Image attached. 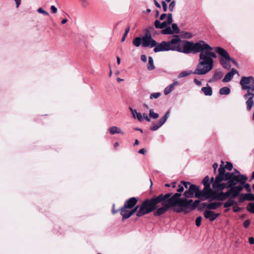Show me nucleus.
<instances>
[{
    "mask_svg": "<svg viewBox=\"0 0 254 254\" xmlns=\"http://www.w3.org/2000/svg\"><path fill=\"white\" fill-rule=\"evenodd\" d=\"M142 40L143 47H154L153 51L155 53L171 51L190 54L200 52L199 63L194 73L204 74L212 68V61L210 56L214 57L215 55L209 51L212 49L211 47L203 41L194 43L187 40H182L179 35H174L169 41H163L158 43L149 33L142 38Z\"/></svg>",
    "mask_w": 254,
    "mask_h": 254,
    "instance_id": "obj_1",
    "label": "nucleus"
},
{
    "mask_svg": "<svg viewBox=\"0 0 254 254\" xmlns=\"http://www.w3.org/2000/svg\"><path fill=\"white\" fill-rule=\"evenodd\" d=\"M181 196V194L178 192L174 194L171 192L165 194L162 193L158 195L157 200L158 202L166 199L173 207V211L177 213L184 212L185 213L195 209L200 202L199 200L193 202L192 199L180 198Z\"/></svg>",
    "mask_w": 254,
    "mask_h": 254,
    "instance_id": "obj_2",
    "label": "nucleus"
},
{
    "mask_svg": "<svg viewBox=\"0 0 254 254\" xmlns=\"http://www.w3.org/2000/svg\"><path fill=\"white\" fill-rule=\"evenodd\" d=\"M240 83L242 89L247 90V93L244 95V98L247 99L246 102L247 109L250 111L253 106L254 98V77L252 76L242 77Z\"/></svg>",
    "mask_w": 254,
    "mask_h": 254,
    "instance_id": "obj_3",
    "label": "nucleus"
},
{
    "mask_svg": "<svg viewBox=\"0 0 254 254\" xmlns=\"http://www.w3.org/2000/svg\"><path fill=\"white\" fill-rule=\"evenodd\" d=\"M158 196L152 197L151 199H148L149 203L152 202L153 211L156 209L154 212V215L155 216H159L165 214L169 209L173 207L166 199H162V200L157 201Z\"/></svg>",
    "mask_w": 254,
    "mask_h": 254,
    "instance_id": "obj_4",
    "label": "nucleus"
},
{
    "mask_svg": "<svg viewBox=\"0 0 254 254\" xmlns=\"http://www.w3.org/2000/svg\"><path fill=\"white\" fill-rule=\"evenodd\" d=\"M148 199L144 200L140 205L135 206L133 209L130 210L129 215L132 216L135 212L137 217H141L153 211L152 202L149 203Z\"/></svg>",
    "mask_w": 254,
    "mask_h": 254,
    "instance_id": "obj_5",
    "label": "nucleus"
},
{
    "mask_svg": "<svg viewBox=\"0 0 254 254\" xmlns=\"http://www.w3.org/2000/svg\"><path fill=\"white\" fill-rule=\"evenodd\" d=\"M225 180L227 181V184L231 188L237 187L236 186L239 184L238 186H241L243 189V185L244 182L248 180V177L245 175H240V176H236L234 172H227L225 175Z\"/></svg>",
    "mask_w": 254,
    "mask_h": 254,
    "instance_id": "obj_6",
    "label": "nucleus"
},
{
    "mask_svg": "<svg viewBox=\"0 0 254 254\" xmlns=\"http://www.w3.org/2000/svg\"><path fill=\"white\" fill-rule=\"evenodd\" d=\"M215 51L222 58H219V61L222 66L226 69H229L231 67L230 61L231 58L228 53L224 49L217 47L215 48Z\"/></svg>",
    "mask_w": 254,
    "mask_h": 254,
    "instance_id": "obj_7",
    "label": "nucleus"
},
{
    "mask_svg": "<svg viewBox=\"0 0 254 254\" xmlns=\"http://www.w3.org/2000/svg\"><path fill=\"white\" fill-rule=\"evenodd\" d=\"M242 190V188L241 186H237V187L231 188L225 192H220L218 194L217 199L219 200H224L229 197L236 198L240 195Z\"/></svg>",
    "mask_w": 254,
    "mask_h": 254,
    "instance_id": "obj_8",
    "label": "nucleus"
},
{
    "mask_svg": "<svg viewBox=\"0 0 254 254\" xmlns=\"http://www.w3.org/2000/svg\"><path fill=\"white\" fill-rule=\"evenodd\" d=\"M211 49H211V50H210V51H209L210 53H213V54L215 55H214V57H212V56H210V57H211L212 61V68H211V69H210V70L208 71L207 72H206V73H204V74H202L201 75H204V74H205L207 73H208V72H209L210 71H211V70L213 69V66H214V65H213V63H214L213 59H214V58H215L216 57V54H215V53L214 52H212V51L213 50V48H212V47H211ZM198 53H200L199 55H200L201 52H199ZM199 61H198V64H197V65H196V69H195V70H194L193 72H192V71H191V72H188V71H182V72H181L179 74V75H178V77H179V78H182V77H185V76H188V75H190V73H193L195 74L194 72H195V71L196 70V69H197V66H198V65L199 63V61H200V56H199ZM195 74L199 75V74H197V73H195Z\"/></svg>",
    "mask_w": 254,
    "mask_h": 254,
    "instance_id": "obj_9",
    "label": "nucleus"
},
{
    "mask_svg": "<svg viewBox=\"0 0 254 254\" xmlns=\"http://www.w3.org/2000/svg\"><path fill=\"white\" fill-rule=\"evenodd\" d=\"M212 193V190L210 188V187L204 186V188L202 190H199V188L198 189L197 193H196L195 197L201 198L205 197V198L207 199L210 196Z\"/></svg>",
    "mask_w": 254,
    "mask_h": 254,
    "instance_id": "obj_10",
    "label": "nucleus"
},
{
    "mask_svg": "<svg viewBox=\"0 0 254 254\" xmlns=\"http://www.w3.org/2000/svg\"><path fill=\"white\" fill-rule=\"evenodd\" d=\"M199 187L195 185H191L189 187V190H186L184 193V195L187 198H192L194 196H195L196 193H197Z\"/></svg>",
    "mask_w": 254,
    "mask_h": 254,
    "instance_id": "obj_11",
    "label": "nucleus"
},
{
    "mask_svg": "<svg viewBox=\"0 0 254 254\" xmlns=\"http://www.w3.org/2000/svg\"><path fill=\"white\" fill-rule=\"evenodd\" d=\"M137 203V199L133 197L127 199L124 203L123 207L128 209L133 208Z\"/></svg>",
    "mask_w": 254,
    "mask_h": 254,
    "instance_id": "obj_12",
    "label": "nucleus"
},
{
    "mask_svg": "<svg viewBox=\"0 0 254 254\" xmlns=\"http://www.w3.org/2000/svg\"><path fill=\"white\" fill-rule=\"evenodd\" d=\"M203 215L205 218L209 219L210 221H213L217 218L219 213H215L211 210H206L204 211Z\"/></svg>",
    "mask_w": 254,
    "mask_h": 254,
    "instance_id": "obj_13",
    "label": "nucleus"
},
{
    "mask_svg": "<svg viewBox=\"0 0 254 254\" xmlns=\"http://www.w3.org/2000/svg\"><path fill=\"white\" fill-rule=\"evenodd\" d=\"M223 72L221 70L217 69L215 71L212 77L209 80V82L212 83L220 80L223 77Z\"/></svg>",
    "mask_w": 254,
    "mask_h": 254,
    "instance_id": "obj_14",
    "label": "nucleus"
},
{
    "mask_svg": "<svg viewBox=\"0 0 254 254\" xmlns=\"http://www.w3.org/2000/svg\"><path fill=\"white\" fill-rule=\"evenodd\" d=\"M236 73H238V71L235 68H232L231 70L224 76L223 81L225 82H229Z\"/></svg>",
    "mask_w": 254,
    "mask_h": 254,
    "instance_id": "obj_15",
    "label": "nucleus"
},
{
    "mask_svg": "<svg viewBox=\"0 0 254 254\" xmlns=\"http://www.w3.org/2000/svg\"><path fill=\"white\" fill-rule=\"evenodd\" d=\"M203 205L208 209H215L222 205L221 202H213L209 203H203Z\"/></svg>",
    "mask_w": 254,
    "mask_h": 254,
    "instance_id": "obj_16",
    "label": "nucleus"
},
{
    "mask_svg": "<svg viewBox=\"0 0 254 254\" xmlns=\"http://www.w3.org/2000/svg\"><path fill=\"white\" fill-rule=\"evenodd\" d=\"M127 209L128 208H125V207H123L120 209V214L122 216L123 220L127 219L131 216V215H129L130 210H127Z\"/></svg>",
    "mask_w": 254,
    "mask_h": 254,
    "instance_id": "obj_17",
    "label": "nucleus"
},
{
    "mask_svg": "<svg viewBox=\"0 0 254 254\" xmlns=\"http://www.w3.org/2000/svg\"><path fill=\"white\" fill-rule=\"evenodd\" d=\"M229 185L227 184V182L223 183H219L216 185H213L212 188L214 189H217L219 190H222L225 188L230 189L231 187H229Z\"/></svg>",
    "mask_w": 254,
    "mask_h": 254,
    "instance_id": "obj_18",
    "label": "nucleus"
},
{
    "mask_svg": "<svg viewBox=\"0 0 254 254\" xmlns=\"http://www.w3.org/2000/svg\"><path fill=\"white\" fill-rule=\"evenodd\" d=\"M178 84V82L177 81H175L169 86H167L164 90V94L165 95H168L169 94L172 90H174L175 86Z\"/></svg>",
    "mask_w": 254,
    "mask_h": 254,
    "instance_id": "obj_19",
    "label": "nucleus"
},
{
    "mask_svg": "<svg viewBox=\"0 0 254 254\" xmlns=\"http://www.w3.org/2000/svg\"><path fill=\"white\" fill-rule=\"evenodd\" d=\"M109 131L111 134H114L116 133H121L124 134V132L121 130V129L116 126H112L109 128Z\"/></svg>",
    "mask_w": 254,
    "mask_h": 254,
    "instance_id": "obj_20",
    "label": "nucleus"
},
{
    "mask_svg": "<svg viewBox=\"0 0 254 254\" xmlns=\"http://www.w3.org/2000/svg\"><path fill=\"white\" fill-rule=\"evenodd\" d=\"M201 91L205 96H211L212 94V88L208 85L206 87H203Z\"/></svg>",
    "mask_w": 254,
    "mask_h": 254,
    "instance_id": "obj_21",
    "label": "nucleus"
},
{
    "mask_svg": "<svg viewBox=\"0 0 254 254\" xmlns=\"http://www.w3.org/2000/svg\"><path fill=\"white\" fill-rule=\"evenodd\" d=\"M170 113V111H168L166 113L165 115L162 118L159 119L158 124L160 125V126H162L167 121L168 118L169 117Z\"/></svg>",
    "mask_w": 254,
    "mask_h": 254,
    "instance_id": "obj_22",
    "label": "nucleus"
},
{
    "mask_svg": "<svg viewBox=\"0 0 254 254\" xmlns=\"http://www.w3.org/2000/svg\"><path fill=\"white\" fill-rule=\"evenodd\" d=\"M222 181H227V180H225V177L224 176L218 174V175L216 176L215 177V179L214 182L213 183V185H216L217 184L220 183Z\"/></svg>",
    "mask_w": 254,
    "mask_h": 254,
    "instance_id": "obj_23",
    "label": "nucleus"
},
{
    "mask_svg": "<svg viewBox=\"0 0 254 254\" xmlns=\"http://www.w3.org/2000/svg\"><path fill=\"white\" fill-rule=\"evenodd\" d=\"M153 59L152 57L149 56L148 57V63L147 64V69L149 70H152L155 68V66L153 63Z\"/></svg>",
    "mask_w": 254,
    "mask_h": 254,
    "instance_id": "obj_24",
    "label": "nucleus"
},
{
    "mask_svg": "<svg viewBox=\"0 0 254 254\" xmlns=\"http://www.w3.org/2000/svg\"><path fill=\"white\" fill-rule=\"evenodd\" d=\"M231 90L228 87H223L219 90L220 95H228L230 93Z\"/></svg>",
    "mask_w": 254,
    "mask_h": 254,
    "instance_id": "obj_25",
    "label": "nucleus"
},
{
    "mask_svg": "<svg viewBox=\"0 0 254 254\" xmlns=\"http://www.w3.org/2000/svg\"><path fill=\"white\" fill-rule=\"evenodd\" d=\"M142 39L139 37H137L135 38L133 41V45L136 47H138L140 46V45L142 44Z\"/></svg>",
    "mask_w": 254,
    "mask_h": 254,
    "instance_id": "obj_26",
    "label": "nucleus"
},
{
    "mask_svg": "<svg viewBox=\"0 0 254 254\" xmlns=\"http://www.w3.org/2000/svg\"><path fill=\"white\" fill-rule=\"evenodd\" d=\"M161 33L165 35H171L174 34L172 28L170 26L166 27L164 29H163L161 31Z\"/></svg>",
    "mask_w": 254,
    "mask_h": 254,
    "instance_id": "obj_27",
    "label": "nucleus"
},
{
    "mask_svg": "<svg viewBox=\"0 0 254 254\" xmlns=\"http://www.w3.org/2000/svg\"><path fill=\"white\" fill-rule=\"evenodd\" d=\"M244 199L249 201H254V195L250 192L243 194Z\"/></svg>",
    "mask_w": 254,
    "mask_h": 254,
    "instance_id": "obj_28",
    "label": "nucleus"
},
{
    "mask_svg": "<svg viewBox=\"0 0 254 254\" xmlns=\"http://www.w3.org/2000/svg\"><path fill=\"white\" fill-rule=\"evenodd\" d=\"M172 30L174 34H176L175 35H178V34L180 32V29L176 23L172 24Z\"/></svg>",
    "mask_w": 254,
    "mask_h": 254,
    "instance_id": "obj_29",
    "label": "nucleus"
},
{
    "mask_svg": "<svg viewBox=\"0 0 254 254\" xmlns=\"http://www.w3.org/2000/svg\"><path fill=\"white\" fill-rule=\"evenodd\" d=\"M237 204V202L233 200H229L224 203V207L228 208Z\"/></svg>",
    "mask_w": 254,
    "mask_h": 254,
    "instance_id": "obj_30",
    "label": "nucleus"
},
{
    "mask_svg": "<svg viewBox=\"0 0 254 254\" xmlns=\"http://www.w3.org/2000/svg\"><path fill=\"white\" fill-rule=\"evenodd\" d=\"M149 116L150 118H152L153 119H156L159 117V114L154 112L153 109H150L149 110Z\"/></svg>",
    "mask_w": 254,
    "mask_h": 254,
    "instance_id": "obj_31",
    "label": "nucleus"
},
{
    "mask_svg": "<svg viewBox=\"0 0 254 254\" xmlns=\"http://www.w3.org/2000/svg\"><path fill=\"white\" fill-rule=\"evenodd\" d=\"M161 126L158 123H152L150 127V129L153 131L157 130Z\"/></svg>",
    "mask_w": 254,
    "mask_h": 254,
    "instance_id": "obj_32",
    "label": "nucleus"
},
{
    "mask_svg": "<svg viewBox=\"0 0 254 254\" xmlns=\"http://www.w3.org/2000/svg\"><path fill=\"white\" fill-rule=\"evenodd\" d=\"M202 184L204 186L210 187L209 178L208 176H205L202 180Z\"/></svg>",
    "mask_w": 254,
    "mask_h": 254,
    "instance_id": "obj_33",
    "label": "nucleus"
},
{
    "mask_svg": "<svg viewBox=\"0 0 254 254\" xmlns=\"http://www.w3.org/2000/svg\"><path fill=\"white\" fill-rule=\"evenodd\" d=\"M182 36L186 39H190L193 37L192 33L188 32H182Z\"/></svg>",
    "mask_w": 254,
    "mask_h": 254,
    "instance_id": "obj_34",
    "label": "nucleus"
},
{
    "mask_svg": "<svg viewBox=\"0 0 254 254\" xmlns=\"http://www.w3.org/2000/svg\"><path fill=\"white\" fill-rule=\"evenodd\" d=\"M218 174L224 176L225 177L226 173H225V168L222 165L220 166L219 168L218 169Z\"/></svg>",
    "mask_w": 254,
    "mask_h": 254,
    "instance_id": "obj_35",
    "label": "nucleus"
},
{
    "mask_svg": "<svg viewBox=\"0 0 254 254\" xmlns=\"http://www.w3.org/2000/svg\"><path fill=\"white\" fill-rule=\"evenodd\" d=\"M130 30V27L129 26H128L125 29V33L124 34V35L123 36L122 39H121V42H123L125 41L126 38V37L127 36V35L129 31Z\"/></svg>",
    "mask_w": 254,
    "mask_h": 254,
    "instance_id": "obj_36",
    "label": "nucleus"
},
{
    "mask_svg": "<svg viewBox=\"0 0 254 254\" xmlns=\"http://www.w3.org/2000/svg\"><path fill=\"white\" fill-rule=\"evenodd\" d=\"M160 96H161V93L160 92L153 93L150 94V98L151 99H157Z\"/></svg>",
    "mask_w": 254,
    "mask_h": 254,
    "instance_id": "obj_37",
    "label": "nucleus"
},
{
    "mask_svg": "<svg viewBox=\"0 0 254 254\" xmlns=\"http://www.w3.org/2000/svg\"><path fill=\"white\" fill-rule=\"evenodd\" d=\"M247 209L249 212L254 213V203H249Z\"/></svg>",
    "mask_w": 254,
    "mask_h": 254,
    "instance_id": "obj_38",
    "label": "nucleus"
},
{
    "mask_svg": "<svg viewBox=\"0 0 254 254\" xmlns=\"http://www.w3.org/2000/svg\"><path fill=\"white\" fill-rule=\"evenodd\" d=\"M167 23L170 25L173 22V18H172V14L171 13H168L167 15V18L166 20Z\"/></svg>",
    "mask_w": 254,
    "mask_h": 254,
    "instance_id": "obj_39",
    "label": "nucleus"
},
{
    "mask_svg": "<svg viewBox=\"0 0 254 254\" xmlns=\"http://www.w3.org/2000/svg\"><path fill=\"white\" fill-rule=\"evenodd\" d=\"M245 182H244V184L243 185V188H245L247 191L250 192L252 190L250 185L248 183H245Z\"/></svg>",
    "mask_w": 254,
    "mask_h": 254,
    "instance_id": "obj_40",
    "label": "nucleus"
},
{
    "mask_svg": "<svg viewBox=\"0 0 254 254\" xmlns=\"http://www.w3.org/2000/svg\"><path fill=\"white\" fill-rule=\"evenodd\" d=\"M181 184L184 185V188L186 189L187 190H188L189 186L192 185L190 182L185 181H181Z\"/></svg>",
    "mask_w": 254,
    "mask_h": 254,
    "instance_id": "obj_41",
    "label": "nucleus"
},
{
    "mask_svg": "<svg viewBox=\"0 0 254 254\" xmlns=\"http://www.w3.org/2000/svg\"><path fill=\"white\" fill-rule=\"evenodd\" d=\"M176 5V2L175 1H172L171 2L169 5V9L171 12L173 11Z\"/></svg>",
    "mask_w": 254,
    "mask_h": 254,
    "instance_id": "obj_42",
    "label": "nucleus"
},
{
    "mask_svg": "<svg viewBox=\"0 0 254 254\" xmlns=\"http://www.w3.org/2000/svg\"><path fill=\"white\" fill-rule=\"evenodd\" d=\"M224 167L228 170L231 171L233 168V164L231 163L228 162L225 165Z\"/></svg>",
    "mask_w": 254,
    "mask_h": 254,
    "instance_id": "obj_43",
    "label": "nucleus"
},
{
    "mask_svg": "<svg viewBox=\"0 0 254 254\" xmlns=\"http://www.w3.org/2000/svg\"><path fill=\"white\" fill-rule=\"evenodd\" d=\"M201 220H202L201 216H198L196 218L195 224L197 226H198V227L200 226V225H201Z\"/></svg>",
    "mask_w": 254,
    "mask_h": 254,
    "instance_id": "obj_44",
    "label": "nucleus"
},
{
    "mask_svg": "<svg viewBox=\"0 0 254 254\" xmlns=\"http://www.w3.org/2000/svg\"><path fill=\"white\" fill-rule=\"evenodd\" d=\"M37 11L40 13L43 14L44 15H49V13L44 10L42 7H40L38 9Z\"/></svg>",
    "mask_w": 254,
    "mask_h": 254,
    "instance_id": "obj_45",
    "label": "nucleus"
},
{
    "mask_svg": "<svg viewBox=\"0 0 254 254\" xmlns=\"http://www.w3.org/2000/svg\"><path fill=\"white\" fill-rule=\"evenodd\" d=\"M135 118H137L139 122H141L143 120L142 115L139 112L136 113Z\"/></svg>",
    "mask_w": 254,
    "mask_h": 254,
    "instance_id": "obj_46",
    "label": "nucleus"
},
{
    "mask_svg": "<svg viewBox=\"0 0 254 254\" xmlns=\"http://www.w3.org/2000/svg\"><path fill=\"white\" fill-rule=\"evenodd\" d=\"M161 23L159 20H156L154 22V26L157 29H161Z\"/></svg>",
    "mask_w": 254,
    "mask_h": 254,
    "instance_id": "obj_47",
    "label": "nucleus"
},
{
    "mask_svg": "<svg viewBox=\"0 0 254 254\" xmlns=\"http://www.w3.org/2000/svg\"><path fill=\"white\" fill-rule=\"evenodd\" d=\"M184 185L181 183V184L179 185L178 189H177V191L178 192H182L184 191Z\"/></svg>",
    "mask_w": 254,
    "mask_h": 254,
    "instance_id": "obj_48",
    "label": "nucleus"
},
{
    "mask_svg": "<svg viewBox=\"0 0 254 254\" xmlns=\"http://www.w3.org/2000/svg\"><path fill=\"white\" fill-rule=\"evenodd\" d=\"M250 225V221L249 220H245L243 223V226L245 228H247Z\"/></svg>",
    "mask_w": 254,
    "mask_h": 254,
    "instance_id": "obj_49",
    "label": "nucleus"
},
{
    "mask_svg": "<svg viewBox=\"0 0 254 254\" xmlns=\"http://www.w3.org/2000/svg\"><path fill=\"white\" fill-rule=\"evenodd\" d=\"M168 25H169V24L167 23V22L166 21H165L161 23V26H160L161 29H164L165 28L167 27Z\"/></svg>",
    "mask_w": 254,
    "mask_h": 254,
    "instance_id": "obj_50",
    "label": "nucleus"
},
{
    "mask_svg": "<svg viewBox=\"0 0 254 254\" xmlns=\"http://www.w3.org/2000/svg\"><path fill=\"white\" fill-rule=\"evenodd\" d=\"M162 5L164 11H165V12L167 11V5L165 1H162Z\"/></svg>",
    "mask_w": 254,
    "mask_h": 254,
    "instance_id": "obj_51",
    "label": "nucleus"
},
{
    "mask_svg": "<svg viewBox=\"0 0 254 254\" xmlns=\"http://www.w3.org/2000/svg\"><path fill=\"white\" fill-rule=\"evenodd\" d=\"M129 110L131 111L133 118H135L136 114V113H137V111L136 110H135V109H133L131 107H129Z\"/></svg>",
    "mask_w": 254,
    "mask_h": 254,
    "instance_id": "obj_52",
    "label": "nucleus"
},
{
    "mask_svg": "<svg viewBox=\"0 0 254 254\" xmlns=\"http://www.w3.org/2000/svg\"><path fill=\"white\" fill-rule=\"evenodd\" d=\"M51 12L53 13H56L57 12V8L54 5L51 6Z\"/></svg>",
    "mask_w": 254,
    "mask_h": 254,
    "instance_id": "obj_53",
    "label": "nucleus"
},
{
    "mask_svg": "<svg viewBox=\"0 0 254 254\" xmlns=\"http://www.w3.org/2000/svg\"><path fill=\"white\" fill-rule=\"evenodd\" d=\"M233 210L235 212H238L241 210V208L238 206H234L233 208Z\"/></svg>",
    "mask_w": 254,
    "mask_h": 254,
    "instance_id": "obj_54",
    "label": "nucleus"
},
{
    "mask_svg": "<svg viewBox=\"0 0 254 254\" xmlns=\"http://www.w3.org/2000/svg\"><path fill=\"white\" fill-rule=\"evenodd\" d=\"M142 117L147 122L150 121V118L148 117L146 113H143L142 115Z\"/></svg>",
    "mask_w": 254,
    "mask_h": 254,
    "instance_id": "obj_55",
    "label": "nucleus"
},
{
    "mask_svg": "<svg viewBox=\"0 0 254 254\" xmlns=\"http://www.w3.org/2000/svg\"><path fill=\"white\" fill-rule=\"evenodd\" d=\"M115 205L114 204L112 206V212L113 214H115V213H117L118 212L120 211V209L118 210L115 209Z\"/></svg>",
    "mask_w": 254,
    "mask_h": 254,
    "instance_id": "obj_56",
    "label": "nucleus"
},
{
    "mask_svg": "<svg viewBox=\"0 0 254 254\" xmlns=\"http://www.w3.org/2000/svg\"><path fill=\"white\" fill-rule=\"evenodd\" d=\"M140 58L142 62L144 63L147 62V57L145 55H142Z\"/></svg>",
    "mask_w": 254,
    "mask_h": 254,
    "instance_id": "obj_57",
    "label": "nucleus"
},
{
    "mask_svg": "<svg viewBox=\"0 0 254 254\" xmlns=\"http://www.w3.org/2000/svg\"><path fill=\"white\" fill-rule=\"evenodd\" d=\"M83 6L85 7L87 5L88 3L86 0H79Z\"/></svg>",
    "mask_w": 254,
    "mask_h": 254,
    "instance_id": "obj_58",
    "label": "nucleus"
},
{
    "mask_svg": "<svg viewBox=\"0 0 254 254\" xmlns=\"http://www.w3.org/2000/svg\"><path fill=\"white\" fill-rule=\"evenodd\" d=\"M193 81L198 86H201L202 84L201 82L200 81H199L197 79H194Z\"/></svg>",
    "mask_w": 254,
    "mask_h": 254,
    "instance_id": "obj_59",
    "label": "nucleus"
},
{
    "mask_svg": "<svg viewBox=\"0 0 254 254\" xmlns=\"http://www.w3.org/2000/svg\"><path fill=\"white\" fill-rule=\"evenodd\" d=\"M14 0L15 2L16 7L17 8H18L21 3V0Z\"/></svg>",
    "mask_w": 254,
    "mask_h": 254,
    "instance_id": "obj_60",
    "label": "nucleus"
},
{
    "mask_svg": "<svg viewBox=\"0 0 254 254\" xmlns=\"http://www.w3.org/2000/svg\"><path fill=\"white\" fill-rule=\"evenodd\" d=\"M249 242L251 244H254V237L249 238Z\"/></svg>",
    "mask_w": 254,
    "mask_h": 254,
    "instance_id": "obj_61",
    "label": "nucleus"
},
{
    "mask_svg": "<svg viewBox=\"0 0 254 254\" xmlns=\"http://www.w3.org/2000/svg\"><path fill=\"white\" fill-rule=\"evenodd\" d=\"M218 164L216 163H214L213 164V168L214 169V173H215L216 171V169L217 168H218Z\"/></svg>",
    "mask_w": 254,
    "mask_h": 254,
    "instance_id": "obj_62",
    "label": "nucleus"
},
{
    "mask_svg": "<svg viewBox=\"0 0 254 254\" xmlns=\"http://www.w3.org/2000/svg\"><path fill=\"white\" fill-rule=\"evenodd\" d=\"M138 153L141 154H144L146 153V150L145 149L142 148L139 150Z\"/></svg>",
    "mask_w": 254,
    "mask_h": 254,
    "instance_id": "obj_63",
    "label": "nucleus"
},
{
    "mask_svg": "<svg viewBox=\"0 0 254 254\" xmlns=\"http://www.w3.org/2000/svg\"><path fill=\"white\" fill-rule=\"evenodd\" d=\"M166 15H166V14H165V13L162 14L161 15L160 17V19L161 20H164V19L165 18V17H166Z\"/></svg>",
    "mask_w": 254,
    "mask_h": 254,
    "instance_id": "obj_64",
    "label": "nucleus"
}]
</instances>
